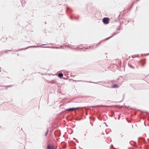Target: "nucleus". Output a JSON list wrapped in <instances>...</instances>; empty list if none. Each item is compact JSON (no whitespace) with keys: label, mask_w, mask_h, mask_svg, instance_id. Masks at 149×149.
Masks as SVG:
<instances>
[{"label":"nucleus","mask_w":149,"mask_h":149,"mask_svg":"<svg viewBox=\"0 0 149 149\" xmlns=\"http://www.w3.org/2000/svg\"><path fill=\"white\" fill-rule=\"evenodd\" d=\"M109 19L108 17L104 18L103 20V22L105 24H107L109 22Z\"/></svg>","instance_id":"1"},{"label":"nucleus","mask_w":149,"mask_h":149,"mask_svg":"<svg viewBox=\"0 0 149 149\" xmlns=\"http://www.w3.org/2000/svg\"><path fill=\"white\" fill-rule=\"evenodd\" d=\"M80 107H77L75 108H71L70 109H67V110L68 111H72L75 110H77L79 109Z\"/></svg>","instance_id":"2"},{"label":"nucleus","mask_w":149,"mask_h":149,"mask_svg":"<svg viewBox=\"0 0 149 149\" xmlns=\"http://www.w3.org/2000/svg\"><path fill=\"white\" fill-rule=\"evenodd\" d=\"M47 149H55L54 146H50V145H48L47 147Z\"/></svg>","instance_id":"3"},{"label":"nucleus","mask_w":149,"mask_h":149,"mask_svg":"<svg viewBox=\"0 0 149 149\" xmlns=\"http://www.w3.org/2000/svg\"><path fill=\"white\" fill-rule=\"evenodd\" d=\"M63 76V74L62 73H60L59 74H58V77L60 78H61Z\"/></svg>","instance_id":"4"},{"label":"nucleus","mask_w":149,"mask_h":149,"mask_svg":"<svg viewBox=\"0 0 149 149\" xmlns=\"http://www.w3.org/2000/svg\"><path fill=\"white\" fill-rule=\"evenodd\" d=\"M118 87V86L116 84H114L113 86V88H116Z\"/></svg>","instance_id":"5"},{"label":"nucleus","mask_w":149,"mask_h":149,"mask_svg":"<svg viewBox=\"0 0 149 149\" xmlns=\"http://www.w3.org/2000/svg\"><path fill=\"white\" fill-rule=\"evenodd\" d=\"M130 67L132 68H134V67L133 66H132V65H130Z\"/></svg>","instance_id":"6"},{"label":"nucleus","mask_w":149,"mask_h":149,"mask_svg":"<svg viewBox=\"0 0 149 149\" xmlns=\"http://www.w3.org/2000/svg\"><path fill=\"white\" fill-rule=\"evenodd\" d=\"M48 130H47V131L46 132V133L45 134V136H46L47 134L48 133Z\"/></svg>","instance_id":"7"}]
</instances>
